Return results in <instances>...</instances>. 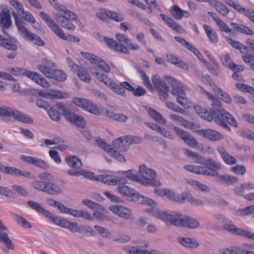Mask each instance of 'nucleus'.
Returning a JSON list of instances; mask_svg holds the SVG:
<instances>
[{
    "label": "nucleus",
    "instance_id": "obj_1",
    "mask_svg": "<svg viewBox=\"0 0 254 254\" xmlns=\"http://www.w3.org/2000/svg\"><path fill=\"white\" fill-rule=\"evenodd\" d=\"M199 87L203 93L206 94L207 98L212 101L211 108L210 112L209 111L211 121L213 120L217 124L229 130H230L231 128L226 123L234 127H237V121L231 114L223 109L221 102L213 95L204 90L202 87L199 86Z\"/></svg>",
    "mask_w": 254,
    "mask_h": 254
},
{
    "label": "nucleus",
    "instance_id": "obj_2",
    "mask_svg": "<svg viewBox=\"0 0 254 254\" xmlns=\"http://www.w3.org/2000/svg\"><path fill=\"white\" fill-rule=\"evenodd\" d=\"M184 154L187 157L192 158L195 163L205 165V166L195 165H185L184 168L191 173L212 177L214 176L213 171L214 169H221V166L212 159H206L198 154L190 150L185 149Z\"/></svg>",
    "mask_w": 254,
    "mask_h": 254
},
{
    "label": "nucleus",
    "instance_id": "obj_3",
    "mask_svg": "<svg viewBox=\"0 0 254 254\" xmlns=\"http://www.w3.org/2000/svg\"><path fill=\"white\" fill-rule=\"evenodd\" d=\"M153 215L158 218L162 219L167 224L170 223L176 226L196 229L200 226L199 222L197 220L187 215H183L178 212L169 213L160 210H156L153 212Z\"/></svg>",
    "mask_w": 254,
    "mask_h": 254
},
{
    "label": "nucleus",
    "instance_id": "obj_4",
    "mask_svg": "<svg viewBox=\"0 0 254 254\" xmlns=\"http://www.w3.org/2000/svg\"><path fill=\"white\" fill-rule=\"evenodd\" d=\"M39 180L32 183V187L35 190L52 195H57L63 193L62 188L53 183V177L49 173L43 172L38 175Z\"/></svg>",
    "mask_w": 254,
    "mask_h": 254
},
{
    "label": "nucleus",
    "instance_id": "obj_5",
    "mask_svg": "<svg viewBox=\"0 0 254 254\" xmlns=\"http://www.w3.org/2000/svg\"><path fill=\"white\" fill-rule=\"evenodd\" d=\"M12 14L14 18L15 25L22 36L27 40L32 41L35 45L41 46L44 45V41L39 36L31 33L26 27L23 25L21 18L18 17L15 12H13Z\"/></svg>",
    "mask_w": 254,
    "mask_h": 254
},
{
    "label": "nucleus",
    "instance_id": "obj_6",
    "mask_svg": "<svg viewBox=\"0 0 254 254\" xmlns=\"http://www.w3.org/2000/svg\"><path fill=\"white\" fill-rule=\"evenodd\" d=\"M0 115L2 117H12L15 120L19 122L31 124L33 120L28 115L18 111L13 110L8 107H0Z\"/></svg>",
    "mask_w": 254,
    "mask_h": 254
},
{
    "label": "nucleus",
    "instance_id": "obj_7",
    "mask_svg": "<svg viewBox=\"0 0 254 254\" xmlns=\"http://www.w3.org/2000/svg\"><path fill=\"white\" fill-rule=\"evenodd\" d=\"M97 78L101 82H103L106 86L111 88L114 92L122 96H126V91L121 86V83H116L112 79L108 78V76L104 73L98 72H93Z\"/></svg>",
    "mask_w": 254,
    "mask_h": 254
},
{
    "label": "nucleus",
    "instance_id": "obj_8",
    "mask_svg": "<svg viewBox=\"0 0 254 254\" xmlns=\"http://www.w3.org/2000/svg\"><path fill=\"white\" fill-rule=\"evenodd\" d=\"M136 139L140 140L136 137L132 136H125L124 137H119L113 142V146L114 149L117 152L120 153L119 152H123L129 148V145L130 144L137 143Z\"/></svg>",
    "mask_w": 254,
    "mask_h": 254
},
{
    "label": "nucleus",
    "instance_id": "obj_9",
    "mask_svg": "<svg viewBox=\"0 0 254 254\" xmlns=\"http://www.w3.org/2000/svg\"><path fill=\"white\" fill-rule=\"evenodd\" d=\"M139 173L143 179L140 178V183L145 186L156 185V172L152 169L149 168L144 165L139 167Z\"/></svg>",
    "mask_w": 254,
    "mask_h": 254
},
{
    "label": "nucleus",
    "instance_id": "obj_10",
    "mask_svg": "<svg viewBox=\"0 0 254 254\" xmlns=\"http://www.w3.org/2000/svg\"><path fill=\"white\" fill-rule=\"evenodd\" d=\"M73 103L92 114L96 116L101 115V113L99 109L90 100L75 97L73 99Z\"/></svg>",
    "mask_w": 254,
    "mask_h": 254
},
{
    "label": "nucleus",
    "instance_id": "obj_11",
    "mask_svg": "<svg viewBox=\"0 0 254 254\" xmlns=\"http://www.w3.org/2000/svg\"><path fill=\"white\" fill-rule=\"evenodd\" d=\"M95 141L98 145L102 149L108 152V153L120 162H125L126 161L124 156L117 152L113 148L111 145L108 144L103 139L98 137L95 139Z\"/></svg>",
    "mask_w": 254,
    "mask_h": 254
},
{
    "label": "nucleus",
    "instance_id": "obj_12",
    "mask_svg": "<svg viewBox=\"0 0 254 254\" xmlns=\"http://www.w3.org/2000/svg\"><path fill=\"white\" fill-rule=\"evenodd\" d=\"M41 18L44 20L47 25L52 29L55 33L64 40H66V36L63 32L61 27L51 18V17L44 12L40 13Z\"/></svg>",
    "mask_w": 254,
    "mask_h": 254
},
{
    "label": "nucleus",
    "instance_id": "obj_13",
    "mask_svg": "<svg viewBox=\"0 0 254 254\" xmlns=\"http://www.w3.org/2000/svg\"><path fill=\"white\" fill-rule=\"evenodd\" d=\"M220 169H215L213 171L214 176L212 177H216V182L222 185L230 186L238 182V178L230 175H223L219 174L218 171Z\"/></svg>",
    "mask_w": 254,
    "mask_h": 254
},
{
    "label": "nucleus",
    "instance_id": "obj_14",
    "mask_svg": "<svg viewBox=\"0 0 254 254\" xmlns=\"http://www.w3.org/2000/svg\"><path fill=\"white\" fill-rule=\"evenodd\" d=\"M224 229L230 233L241 236L247 239L254 240V234L242 228H238L233 224L226 223L224 225Z\"/></svg>",
    "mask_w": 254,
    "mask_h": 254
},
{
    "label": "nucleus",
    "instance_id": "obj_15",
    "mask_svg": "<svg viewBox=\"0 0 254 254\" xmlns=\"http://www.w3.org/2000/svg\"><path fill=\"white\" fill-rule=\"evenodd\" d=\"M38 69L47 77H52L53 72L56 68L55 64L47 59H43L42 63L38 65Z\"/></svg>",
    "mask_w": 254,
    "mask_h": 254
},
{
    "label": "nucleus",
    "instance_id": "obj_16",
    "mask_svg": "<svg viewBox=\"0 0 254 254\" xmlns=\"http://www.w3.org/2000/svg\"><path fill=\"white\" fill-rule=\"evenodd\" d=\"M111 210L120 217L129 220L130 222L134 221L133 215L131 211L128 208L123 205L113 206Z\"/></svg>",
    "mask_w": 254,
    "mask_h": 254
},
{
    "label": "nucleus",
    "instance_id": "obj_17",
    "mask_svg": "<svg viewBox=\"0 0 254 254\" xmlns=\"http://www.w3.org/2000/svg\"><path fill=\"white\" fill-rule=\"evenodd\" d=\"M21 159L24 162L36 166L43 169H47L50 165L45 161L34 157L21 155Z\"/></svg>",
    "mask_w": 254,
    "mask_h": 254
},
{
    "label": "nucleus",
    "instance_id": "obj_18",
    "mask_svg": "<svg viewBox=\"0 0 254 254\" xmlns=\"http://www.w3.org/2000/svg\"><path fill=\"white\" fill-rule=\"evenodd\" d=\"M3 173L12 176H22L30 178L31 173L30 172L21 170L15 167L3 165Z\"/></svg>",
    "mask_w": 254,
    "mask_h": 254
},
{
    "label": "nucleus",
    "instance_id": "obj_19",
    "mask_svg": "<svg viewBox=\"0 0 254 254\" xmlns=\"http://www.w3.org/2000/svg\"><path fill=\"white\" fill-rule=\"evenodd\" d=\"M199 132L200 135L211 141H218L223 138L222 134L213 129H201Z\"/></svg>",
    "mask_w": 254,
    "mask_h": 254
},
{
    "label": "nucleus",
    "instance_id": "obj_20",
    "mask_svg": "<svg viewBox=\"0 0 254 254\" xmlns=\"http://www.w3.org/2000/svg\"><path fill=\"white\" fill-rule=\"evenodd\" d=\"M7 230L6 227L3 224L0 219V242L3 244L8 249H14V246L11 241L5 232Z\"/></svg>",
    "mask_w": 254,
    "mask_h": 254
},
{
    "label": "nucleus",
    "instance_id": "obj_21",
    "mask_svg": "<svg viewBox=\"0 0 254 254\" xmlns=\"http://www.w3.org/2000/svg\"><path fill=\"white\" fill-rule=\"evenodd\" d=\"M217 150L226 164L232 165L237 163L236 158L227 152L224 147L221 146H218Z\"/></svg>",
    "mask_w": 254,
    "mask_h": 254
},
{
    "label": "nucleus",
    "instance_id": "obj_22",
    "mask_svg": "<svg viewBox=\"0 0 254 254\" xmlns=\"http://www.w3.org/2000/svg\"><path fill=\"white\" fill-rule=\"evenodd\" d=\"M66 120L74 124L78 127L84 128L85 126L86 122L82 116L72 112L68 114Z\"/></svg>",
    "mask_w": 254,
    "mask_h": 254
},
{
    "label": "nucleus",
    "instance_id": "obj_23",
    "mask_svg": "<svg viewBox=\"0 0 254 254\" xmlns=\"http://www.w3.org/2000/svg\"><path fill=\"white\" fill-rule=\"evenodd\" d=\"M27 203L31 209L38 213H42L48 218H49L50 215H51V212L44 209V208H43L42 205L37 202L29 200L27 202Z\"/></svg>",
    "mask_w": 254,
    "mask_h": 254
},
{
    "label": "nucleus",
    "instance_id": "obj_24",
    "mask_svg": "<svg viewBox=\"0 0 254 254\" xmlns=\"http://www.w3.org/2000/svg\"><path fill=\"white\" fill-rule=\"evenodd\" d=\"M150 116L156 122L165 125L167 124V120L158 111L151 107H147L146 109Z\"/></svg>",
    "mask_w": 254,
    "mask_h": 254
},
{
    "label": "nucleus",
    "instance_id": "obj_25",
    "mask_svg": "<svg viewBox=\"0 0 254 254\" xmlns=\"http://www.w3.org/2000/svg\"><path fill=\"white\" fill-rule=\"evenodd\" d=\"M65 161L67 165L72 168L80 169L83 165L80 159L74 155H69L65 158Z\"/></svg>",
    "mask_w": 254,
    "mask_h": 254
},
{
    "label": "nucleus",
    "instance_id": "obj_26",
    "mask_svg": "<svg viewBox=\"0 0 254 254\" xmlns=\"http://www.w3.org/2000/svg\"><path fill=\"white\" fill-rule=\"evenodd\" d=\"M31 74H30V76L29 77V78L35 81L37 84L45 88L50 87V84L41 75L37 72L32 71L31 72Z\"/></svg>",
    "mask_w": 254,
    "mask_h": 254
},
{
    "label": "nucleus",
    "instance_id": "obj_27",
    "mask_svg": "<svg viewBox=\"0 0 254 254\" xmlns=\"http://www.w3.org/2000/svg\"><path fill=\"white\" fill-rule=\"evenodd\" d=\"M161 17L170 28L180 33L183 32L184 30L183 28L181 26H179L172 18L167 16L165 14H161Z\"/></svg>",
    "mask_w": 254,
    "mask_h": 254
},
{
    "label": "nucleus",
    "instance_id": "obj_28",
    "mask_svg": "<svg viewBox=\"0 0 254 254\" xmlns=\"http://www.w3.org/2000/svg\"><path fill=\"white\" fill-rule=\"evenodd\" d=\"M151 79L152 83L157 91L169 88V87L166 82L161 79L158 75L155 74L153 75Z\"/></svg>",
    "mask_w": 254,
    "mask_h": 254
},
{
    "label": "nucleus",
    "instance_id": "obj_29",
    "mask_svg": "<svg viewBox=\"0 0 254 254\" xmlns=\"http://www.w3.org/2000/svg\"><path fill=\"white\" fill-rule=\"evenodd\" d=\"M231 25L238 32L251 36L254 34V31L247 26L235 22H232Z\"/></svg>",
    "mask_w": 254,
    "mask_h": 254
},
{
    "label": "nucleus",
    "instance_id": "obj_30",
    "mask_svg": "<svg viewBox=\"0 0 254 254\" xmlns=\"http://www.w3.org/2000/svg\"><path fill=\"white\" fill-rule=\"evenodd\" d=\"M48 219L55 224L61 227L68 228L69 221L65 218H62L51 213V215H50Z\"/></svg>",
    "mask_w": 254,
    "mask_h": 254
},
{
    "label": "nucleus",
    "instance_id": "obj_31",
    "mask_svg": "<svg viewBox=\"0 0 254 254\" xmlns=\"http://www.w3.org/2000/svg\"><path fill=\"white\" fill-rule=\"evenodd\" d=\"M8 70L9 73L14 76L24 75L29 78L31 74V71L21 67L9 68Z\"/></svg>",
    "mask_w": 254,
    "mask_h": 254
},
{
    "label": "nucleus",
    "instance_id": "obj_32",
    "mask_svg": "<svg viewBox=\"0 0 254 254\" xmlns=\"http://www.w3.org/2000/svg\"><path fill=\"white\" fill-rule=\"evenodd\" d=\"M16 42V40L7 39L4 37L2 41L1 42L0 45L7 50L16 51L18 49L17 46L15 44Z\"/></svg>",
    "mask_w": 254,
    "mask_h": 254
},
{
    "label": "nucleus",
    "instance_id": "obj_33",
    "mask_svg": "<svg viewBox=\"0 0 254 254\" xmlns=\"http://www.w3.org/2000/svg\"><path fill=\"white\" fill-rule=\"evenodd\" d=\"M254 189V184L247 182L241 185V187L234 189V192L237 195H243L246 190H251Z\"/></svg>",
    "mask_w": 254,
    "mask_h": 254
},
{
    "label": "nucleus",
    "instance_id": "obj_34",
    "mask_svg": "<svg viewBox=\"0 0 254 254\" xmlns=\"http://www.w3.org/2000/svg\"><path fill=\"white\" fill-rule=\"evenodd\" d=\"M56 8H58L59 11L58 13L59 14L61 15H63L64 17H65L68 20L76 19V15L70 11L66 9L63 5L59 6L58 7H56Z\"/></svg>",
    "mask_w": 254,
    "mask_h": 254
},
{
    "label": "nucleus",
    "instance_id": "obj_35",
    "mask_svg": "<svg viewBox=\"0 0 254 254\" xmlns=\"http://www.w3.org/2000/svg\"><path fill=\"white\" fill-rule=\"evenodd\" d=\"M0 23L2 25V27L7 29L9 28L11 25V21L10 19V16L8 11H2L0 13Z\"/></svg>",
    "mask_w": 254,
    "mask_h": 254
},
{
    "label": "nucleus",
    "instance_id": "obj_36",
    "mask_svg": "<svg viewBox=\"0 0 254 254\" xmlns=\"http://www.w3.org/2000/svg\"><path fill=\"white\" fill-rule=\"evenodd\" d=\"M178 240L181 245L185 247L196 248L199 245V243L196 241L190 238H179Z\"/></svg>",
    "mask_w": 254,
    "mask_h": 254
},
{
    "label": "nucleus",
    "instance_id": "obj_37",
    "mask_svg": "<svg viewBox=\"0 0 254 254\" xmlns=\"http://www.w3.org/2000/svg\"><path fill=\"white\" fill-rule=\"evenodd\" d=\"M213 4H214L216 10L220 14L226 16L229 13L230 11L227 6L221 2L214 0Z\"/></svg>",
    "mask_w": 254,
    "mask_h": 254
},
{
    "label": "nucleus",
    "instance_id": "obj_38",
    "mask_svg": "<svg viewBox=\"0 0 254 254\" xmlns=\"http://www.w3.org/2000/svg\"><path fill=\"white\" fill-rule=\"evenodd\" d=\"M118 191L122 193L123 195L131 197L132 194L134 193L135 190L127 186L123 185V186H118L117 187Z\"/></svg>",
    "mask_w": 254,
    "mask_h": 254
},
{
    "label": "nucleus",
    "instance_id": "obj_39",
    "mask_svg": "<svg viewBox=\"0 0 254 254\" xmlns=\"http://www.w3.org/2000/svg\"><path fill=\"white\" fill-rule=\"evenodd\" d=\"M195 110L201 118L208 122H211V118L209 115V111L206 108L198 105L195 107Z\"/></svg>",
    "mask_w": 254,
    "mask_h": 254
},
{
    "label": "nucleus",
    "instance_id": "obj_40",
    "mask_svg": "<svg viewBox=\"0 0 254 254\" xmlns=\"http://www.w3.org/2000/svg\"><path fill=\"white\" fill-rule=\"evenodd\" d=\"M236 214L240 216L254 215V205H251L244 209H239L236 211Z\"/></svg>",
    "mask_w": 254,
    "mask_h": 254
},
{
    "label": "nucleus",
    "instance_id": "obj_41",
    "mask_svg": "<svg viewBox=\"0 0 254 254\" xmlns=\"http://www.w3.org/2000/svg\"><path fill=\"white\" fill-rule=\"evenodd\" d=\"M204 29L205 30L207 36L209 37L210 40L214 43H216L218 41V37L217 34L215 32L212 30L210 26L204 25L203 26Z\"/></svg>",
    "mask_w": 254,
    "mask_h": 254
},
{
    "label": "nucleus",
    "instance_id": "obj_42",
    "mask_svg": "<svg viewBox=\"0 0 254 254\" xmlns=\"http://www.w3.org/2000/svg\"><path fill=\"white\" fill-rule=\"evenodd\" d=\"M217 25L221 32H225L229 36H232L234 33V31L232 29H230L227 24L222 20L219 21Z\"/></svg>",
    "mask_w": 254,
    "mask_h": 254
},
{
    "label": "nucleus",
    "instance_id": "obj_43",
    "mask_svg": "<svg viewBox=\"0 0 254 254\" xmlns=\"http://www.w3.org/2000/svg\"><path fill=\"white\" fill-rule=\"evenodd\" d=\"M77 72H78L77 75L81 80L88 83L90 81L91 78L89 74L87 71L84 69L81 66Z\"/></svg>",
    "mask_w": 254,
    "mask_h": 254
},
{
    "label": "nucleus",
    "instance_id": "obj_44",
    "mask_svg": "<svg viewBox=\"0 0 254 254\" xmlns=\"http://www.w3.org/2000/svg\"><path fill=\"white\" fill-rule=\"evenodd\" d=\"M53 74L52 77H49L50 78H54L61 82L64 81L66 79V74L60 70L56 69L55 68L53 72Z\"/></svg>",
    "mask_w": 254,
    "mask_h": 254
},
{
    "label": "nucleus",
    "instance_id": "obj_45",
    "mask_svg": "<svg viewBox=\"0 0 254 254\" xmlns=\"http://www.w3.org/2000/svg\"><path fill=\"white\" fill-rule=\"evenodd\" d=\"M49 94L52 98L64 99L68 97L67 93L55 90H51Z\"/></svg>",
    "mask_w": 254,
    "mask_h": 254
},
{
    "label": "nucleus",
    "instance_id": "obj_46",
    "mask_svg": "<svg viewBox=\"0 0 254 254\" xmlns=\"http://www.w3.org/2000/svg\"><path fill=\"white\" fill-rule=\"evenodd\" d=\"M82 203L86 205L88 208L94 210H100L102 209L101 207L102 206L100 204H98L95 202L88 199H84L82 200Z\"/></svg>",
    "mask_w": 254,
    "mask_h": 254
},
{
    "label": "nucleus",
    "instance_id": "obj_47",
    "mask_svg": "<svg viewBox=\"0 0 254 254\" xmlns=\"http://www.w3.org/2000/svg\"><path fill=\"white\" fill-rule=\"evenodd\" d=\"M189 197H190V193L187 192H184L182 194H176L174 201L184 203L186 200L188 201Z\"/></svg>",
    "mask_w": 254,
    "mask_h": 254
},
{
    "label": "nucleus",
    "instance_id": "obj_48",
    "mask_svg": "<svg viewBox=\"0 0 254 254\" xmlns=\"http://www.w3.org/2000/svg\"><path fill=\"white\" fill-rule=\"evenodd\" d=\"M67 229L72 233H81L83 230V226L79 225L76 222H69Z\"/></svg>",
    "mask_w": 254,
    "mask_h": 254
},
{
    "label": "nucleus",
    "instance_id": "obj_49",
    "mask_svg": "<svg viewBox=\"0 0 254 254\" xmlns=\"http://www.w3.org/2000/svg\"><path fill=\"white\" fill-rule=\"evenodd\" d=\"M14 218L19 225H21L23 227L25 228H30L31 225L29 222L26 221L24 218L16 214L14 215Z\"/></svg>",
    "mask_w": 254,
    "mask_h": 254
},
{
    "label": "nucleus",
    "instance_id": "obj_50",
    "mask_svg": "<svg viewBox=\"0 0 254 254\" xmlns=\"http://www.w3.org/2000/svg\"><path fill=\"white\" fill-rule=\"evenodd\" d=\"M192 185L198 190L205 192H209L210 191V189L206 185L197 181H193L192 183Z\"/></svg>",
    "mask_w": 254,
    "mask_h": 254
},
{
    "label": "nucleus",
    "instance_id": "obj_51",
    "mask_svg": "<svg viewBox=\"0 0 254 254\" xmlns=\"http://www.w3.org/2000/svg\"><path fill=\"white\" fill-rule=\"evenodd\" d=\"M173 14L174 18L176 19H181L183 17V10L178 5H175L172 7Z\"/></svg>",
    "mask_w": 254,
    "mask_h": 254
},
{
    "label": "nucleus",
    "instance_id": "obj_52",
    "mask_svg": "<svg viewBox=\"0 0 254 254\" xmlns=\"http://www.w3.org/2000/svg\"><path fill=\"white\" fill-rule=\"evenodd\" d=\"M81 55L87 60L90 61L92 64H96L99 59L98 56L88 52H81Z\"/></svg>",
    "mask_w": 254,
    "mask_h": 254
},
{
    "label": "nucleus",
    "instance_id": "obj_53",
    "mask_svg": "<svg viewBox=\"0 0 254 254\" xmlns=\"http://www.w3.org/2000/svg\"><path fill=\"white\" fill-rule=\"evenodd\" d=\"M127 181L125 178L121 177H112L111 185H119L120 186L122 185L127 184Z\"/></svg>",
    "mask_w": 254,
    "mask_h": 254
},
{
    "label": "nucleus",
    "instance_id": "obj_54",
    "mask_svg": "<svg viewBox=\"0 0 254 254\" xmlns=\"http://www.w3.org/2000/svg\"><path fill=\"white\" fill-rule=\"evenodd\" d=\"M48 113L51 119L55 121H59L61 120V114L59 112L53 107H51L48 110Z\"/></svg>",
    "mask_w": 254,
    "mask_h": 254
},
{
    "label": "nucleus",
    "instance_id": "obj_55",
    "mask_svg": "<svg viewBox=\"0 0 254 254\" xmlns=\"http://www.w3.org/2000/svg\"><path fill=\"white\" fill-rule=\"evenodd\" d=\"M20 15L25 21L32 24L35 23V19L30 12L24 10Z\"/></svg>",
    "mask_w": 254,
    "mask_h": 254
},
{
    "label": "nucleus",
    "instance_id": "obj_56",
    "mask_svg": "<svg viewBox=\"0 0 254 254\" xmlns=\"http://www.w3.org/2000/svg\"><path fill=\"white\" fill-rule=\"evenodd\" d=\"M108 12V18L112 19L115 21L121 22L124 19L123 16L120 13L109 10Z\"/></svg>",
    "mask_w": 254,
    "mask_h": 254
},
{
    "label": "nucleus",
    "instance_id": "obj_57",
    "mask_svg": "<svg viewBox=\"0 0 254 254\" xmlns=\"http://www.w3.org/2000/svg\"><path fill=\"white\" fill-rule=\"evenodd\" d=\"M242 251H244V250L238 247H233L223 249L221 253L222 254H240V253Z\"/></svg>",
    "mask_w": 254,
    "mask_h": 254
},
{
    "label": "nucleus",
    "instance_id": "obj_58",
    "mask_svg": "<svg viewBox=\"0 0 254 254\" xmlns=\"http://www.w3.org/2000/svg\"><path fill=\"white\" fill-rule=\"evenodd\" d=\"M97 62L98 68L99 69L106 73H109L110 72L111 68L109 65L105 61L99 58Z\"/></svg>",
    "mask_w": 254,
    "mask_h": 254
},
{
    "label": "nucleus",
    "instance_id": "obj_59",
    "mask_svg": "<svg viewBox=\"0 0 254 254\" xmlns=\"http://www.w3.org/2000/svg\"><path fill=\"white\" fill-rule=\"evenodd\" d=\"M0 194L8 198H14V192L7 187L0 186Z\"/></svg>",
    "mask_w": 254,
    "mask_h": 254
},
{
    "label": "nucleus",
    "instance_id": "obj_60",
    "mask_svg": "<svg viewBox=\"0 0 254 254\" xmlns=\"http://www.w3.org/2000/svg\"><path fill=\"white\" fill-rule=\"evenodd\" d=\"M209 202L212 204L219 206H226L229 205V202L223 198H212L209 200Z\"/></svg>",
    "mask_w": 254,
    "mask_h": 254
},
{
    "label": "nucleus",
    "instance_id": "obj_61",
    "mask_svg": "<svg viewBox=\"0 0 254 254\" xmlns=\"http://www.w3.org/2000/svg\"><path fill=\"white\" fill-rule=\"evenodd\" d=\"M174 130L176 132V134L184 141L187 139L188 137H189L190 134L188 132L182 129L179 127L175 126L173 127Z\"/></svg>",
    "mask_w": 254,
    "mask_h": 254
},
{
    "label": "nucleus",
    "instance_id": "obj_62",
    "mask_svg": "<svg viewBox=\"0 0 254 254\" xmlns=\"http://www.w3.org/2000/svg\"><path fill=\"white\" fill-rule=\"evenodd\" d=\"M174 130L176 132V134L184 141L187 139L188 137H189L190 134L188 132L182 129L179 127L175 126L173 127Z\"/></svg>",
    "mask_w": 254,
    "mask_h": 254
},
{
    "label": "nucleus",
    "instance_id": "obj_63",
    "mask_svg": "<svg viewBox=\"0 0 254 254\" xmlns=\"http://www.w3.org/2000/svg\"><path fill=\"white\" fill-rule=\"evenodd\" d=\"M94 228L103 237L109 238L111 236V233L107 228L98 225L94 226Z\"/></svg>",
    "mask_w": 254,
    "mask_h": 254
},
{
    "label": "nucleus",
    "instance_id": "obj_64",
    "mask_svg": "<svg viewBox=\"0 0 254 254\" xmlns=\"http://www.w3.org/2000/svg\"><path fill=\"white\" fill-rule=\"evenodd\" d=\"M131 200L138 204H144L145 201V197L134 191V193L131 196Z\"/></svg>",
    "mask_w": 254,
    "mask_h": 254
}]
</instances>
